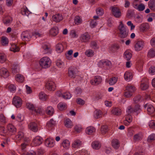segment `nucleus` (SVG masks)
<instances>
[{
	"label": "nucleus",
	"mask_w": 155,
	"mask_h": 155,
	"mask_svg": "<svg viewBox=\"0 0 155 155\" xmlns=\"http://www.w3.org/2000/svg\"><path fill=\"white\" fill-rule=\"evenodd\" d=\"M39 63L42 68H46L51 66V61L49 57H44L40 60Z\"/></svg>",
	"instance_id": "f257e3e1"
},
{
	"label": "nucleus",
	"mask_w": 155,
	"mask_h": 155,
	"mask_svg": "<svg viewBox=\"0 0 155 155\" xmlns=\"http://www.w3.org/2000/svg\"><path fill=\"white\" fill-rule=\"evenodd\" d=\"M126 88L125 91L124 93V96L126 97H130L135 91V87L133 85L128 84L126 86Z\"/></svg>",
	"instance_id": "f03ea898"
},
{
	"label": "nucleus",
	"mask_w": 155,
	"mask_h": 155,
	"mask_svg": "<svg viewBox=\"0 0 155 155\" xmlns=\"http://www.w3.org/2000/svg\"><path fill=\"white\" fill-rule=\"evenodd\" d=\"M45 86L46 88L50 91H54L56 87L55 83L50 80H48L46 81Z\"/></svg>",
	"instance_id": "7ed1b4c3"
},
{
	"label": "nucleus",
	"mask_w": 155,
	"mask_h": 155,
	"mask_svg": "<svg viewBox=\"0 0 155 155\" xmlns=\"http://www.w3.org/2000/svg\"><path fill=\"white\" fill-rule=\"evenodd\" d=\"M98 65L99 66L103 67L106 69H108L111 67L112 64L111 62L109 60H102L99 62Z\"/></svg>",
	"instance_id": "20e7f679"
},
{
	"label": "nucleus",
	"mask_w": 155,
	"mask_h": 155,
	"mask_svg": "<svg viewBox=\"0 0 155 155\" xmlns=\"http://www.w3.org/2000/svg\"><path fill=\"white\" fill-rule=\"evenodd\" d=\"M145 46L144 41L142 40L137 41L135 43L134 46L135 50L136 51H141L144 47Z\"/></svg>",
	"instance_id": "39448f33"
},
{
	"label": "nucleus",
	"mask_w": 155,
	"mask_h": 155,
	"mask_svg": "<svg viewBox=\"0 0 155 155\" xmlns=\"http://www.w3.org/2000/svg\"><path fill=\"white\" fill-rule=\"evenodd\" d=\"M91 35L87 32L81 34L80 37V41L82 42H87L91 39Z\"/></svg>",
	"instance_id": "423d86ee"
},
{
	"label": "nucleus",
	"mask_w": 155,
	"mask_h": 155,
	"mask_svg": "<svg viewBox=\"0 0 155 155\" xmlns=\"http://www.w3.org/2000/svg\"><path fill=\"white\" fill-rule=\"evenodd\" d=\"M144 107L145 108H147V111L148 114L152 116L155 114V110L152 105L146 104L144 105Z\"/></svg>",
	"instance_id": "0eeeda50"
},
{
	"label": "nucleus",
	"mask_w": 155,
	"mask_h": 155,
	"mask_svg": "<svg viewBox=\"0 0 155 155\" xmlns=\"http://www.w3.org/2000/svg\"><path fill=\"white\" fill-rule=\"evenodd\" d=\"M76 68L74 67H70L68 70V75L69 77L74 78L76 76Z\"/></svg>",
	"instance_id": "6e6552de"
},
{
	"label": "nucleus",
	"mask_w": 155,
	"mask_h": 155,
	"mask_svg": "<svg viewBox=\"0 0 155 155\" xmlns=\"http://www.w3.org/2000/svg\"><path fill=\"white\" fill-rule=\"evenodd\" d=\"M22 100L18 96H15L13 97L12 100V104L17 108L20 107L22 104Z\"/></svg>",
	"instance_id": "1a4fd4ad"
},
{
	"label": "nucleus",
	"mask_w": 155,
	"mask_h": 155,
	"mask_svg": "<svg viewBox=\"0 0 155 155\" xmlns=\"http://www.w3.org/2000/svg\"><path fill=\"white\" fill-rule=\"evenodd\" d=\"M43 52L45 54H51L52 51L51 45L49 43L44 44L42 46Z\"/></svg>",
	"instance_id": "9d476101"
},
{
	"label": "nucleus",
	"mask_w": 155,
	"mask_h": 155,
	"mask_svg": "<svg viewBox=\"0 0 155 155\" xmlns=\"http://www.w3.org/2000/svg\"><path fill=\"white\" fill-rule=\"evenodd\" d=\"M67 47V45L66 43L62 42L58 44L56 46V51L58 53L62 52L64 49H66Z\"/></svg>",
	"instance_id": "9b49d317"
},
{
	"label": "nucleus",
	"mask_w": 155,
	"mask_h": 155,
	"mask_svg": "<svg viewBox=\"0 0 155 155\" xmlns=\"http://www.w3.org/2000/svg\"><path fill=\"white\" fill-rule=\"evenodd\" d=\"M6 130L8 135H12L13 134H15L16 132V127L12 124H9L7 125Z\"/></svg>",
	"instance_id": "f8f14e48"
},
{
	"label": "nucleus",
	"mask_w": 155,
	"mask_h": 155,
	"mask_svg": "<svg viewBox=\"0 0 155 155\" xmlns=\"http://www.w3.org/2000/svg\"><path fill=\"white\" fill-rule=\"evenodd\" d=\"M113 15L116 18H120L121 15L120 10L117 7H111Z\"/></svg>",
	"instance_id": "ddd939ff"
},
{
	"label": "nucleus",
	"mask_w": 155,
	"mask_h": 155,
	"mask_svg": "<svg viewBox=\"0 0 155 155\" xmlns=\"http://www.w3.org/2000/svg\"><path fill=\"white\" fill-rule=\"evenodd\" d=\"M102 81L101 77L99 76H95L94 79L90 81L91 84L94 85H97L100 84Z\"/></svg>",
	"instance_id": "4468645a"
},
{
	"label": "nucleus",
	"mask_w": 155,
	"mask_h": 155,
	"mask_svg": "<svg viewBox=\"0 0 155 155\" xmlns=\"http://www.w3.org/2000/svg\"><path fill=\"white\" fill-rule=\"evenodd\" d=\"M21 37L24 41H28L30 40L31 35L29 32L26 31L22 33Z\"/></svg>",
	"instance_id": "2eb2a0df"
},
{
	"label": "nucleus",
	"mask_w": 155,
	"mask_h": 155,
	"mask_svg": "<svg viewBox=\"0 0 155 155\" xmlns=\"http://www.w3.org/2000/svg\"><path fill=\"white\" fill-rule=\"evenodd\" d=\"M143 135L141 132H139L134 135L133 138V141L134 142H139L143 139Z\"/></svg>",
	"instance_id": "dca6fc26"
},
{
	"label": "nucleus",
	"mask_w": 155,
	"mask_h": 155,
	"mask_svg": "<svg viewBox=\"0 0 155 155\" xmlns=\"http://www.w3.org/2000/svg\"><path fill=\"white\" fill-rule=\"evenodd\" d=\"M149 87V83L148 80L147 78L143 79L141 81L140 84V88L142 90L147 89Z\"/></svg>",
	"instance_id": "f3484780"
},
{
	"label": "nucleus",
	"mask_w": 155,
	"mask_h": 155,
	"mask_svg": "<svg viewBox=\"0 0 155 155\" xmlns=\"http://www.w3.org/2000/svg\"><path fill=\"white\" fill-rule=\"evenodd\" d=\"M43 141V140L42 138L37 136L34 139L32 143L33 144L34 146H38L41 144Z\"/></svg>",
	"instance_id": "a211bd4d"
},
{
	"label": "nucleus",
	"mask_w": 155,
	"mask_h": 155,
	"mask_svg": "<svg viewBox=\"0 0 155 155\" xmlns=\"http://www.w3.org/2000/svg\"><path fill=\"white\" fill-rule=\"evenodd\" d=\"M63 19V17L60 14H57L53 16L52 20L56 22H58L62 21Z\"/></svg>",
	"instance_id": "6ab92c4d"
},
{
	"label": "nucleus",
	"mask_w": 155,
	"mask_h": 155,
	"mask_svg": "<svg viewBox=\"0 0 155 155\" xmlns=\"http://www.w3.org/2000/svg\"><path fill=\"white\" fill-rule=\"evenodd\" d=\"M112 114L116 116H119L121 115L122 111L118 107H113L111 110Z\"/></svg>",
	"instance_id": "aec40b11"
},
{
	"label": "nucleus",
	"mask_w": 155,
	"mask_h": 155,
	"mask_svg": "<svg viewBox=\"0 0 155 155\" xmlns=\"http://www.w3.org/2000/svg\"><path fill=\"white\" fill-rule=\"evenodd\" d=\"M59 33L58 28L56 26L52 28L49 31L50 35L52 36H55Z\"/></svg>",
	"instance_id": "412c9836"
},
{
	"label": "nucleus",
	"mask_w": 155,
	"mask_h": 155,
	"mask_svg": "<svg viewBox=\"0 0 155 155\" xmlns=\"http://www.w3.org/2000/svg\"><path fill=\"white\" fill-rule=\"evenodd\" d=\"M133 77L132 72L129 71H126L124 74V78L127 81H130L131 80Z\"/></svg>",
	"instance_id": "4be33fe9"
},
{
	"label": "nucleus",
	"mask_w": 155,
	"mask_h": 155,
	"mask_svg": "<svg viewBox=\"0 0 155 155\" xmlns=\"http://www.w3.org/2000/svg\"><path fill=\"white\" fill-rule=\"evenodd\" d=\"M29 128L32 131L36 132L38 130L37 124L34 122L30 123L28 125Z\"/></svg>",
	"instance_id": "5701e85b"
},
{
	"label": "nucleus",
	"mask_w": 155,
	"mask_h": 155,
	"mask_svg": "<svg viewBox=\"0 0 155 155\" xmlns=\"http://www.w3.org/2000/svg\"><path fill=\"white\" fill-rule=\"evenodd\" d=\"M55 141L54 140L51 138H48L45 141L46 145L49 147H53L54 146Z\"/></svg>",
	"instance_id": "b1692460"
},
{
	"label": "nucleus",
	"mask_w": 155,
	"mask_h": 155,
	"mask_svg": "<svg viewBox=\"0 0 155 155\" xmlns=\"http://www.w3.org/2000/svg\"><path fill=\"white\" fill-rule=\"evenodd\" d=\"M140 31L144 32L149 28L150 25L147 23H144L140 25Z\"/></svg>",
	"instance_id": "393cba45"
},
{
	"label": "nucleus",
	"mask_w": 155,
	"mask_h": 155,
	"mask_svg": "<svg viewBox=\"0 0 155 155\" xmlns=\"http://www.w3.org/2000/svg\"><path fill=\"white\" fill-rule=\"evenodd\" d=\"M0 74L4 77H7L9 74V73L7 70L5 68H2L0 70Z\"/></svg>",
	"instance_id": "a878e982"
},
{
	"label": "nucleus",
	"mask_w": 155,
	"mask_h": 155,
	"mask_svg": "<svg viewBox=\"0 0 155 155\" xmlns=\"http://www.w3.org/2000/svg\"><path fill=\"white\" fill-rule=\"evenodd\" d=\"M95 131V128L92 126H90L87 127L86 130V133L88 135H92L94 133Z\"/></svg>",
	"instance_id": "bb28decb"
},
{
	"label": "nucleus",
	"mask_w": 155,
	"mask_h": 155,
	"mask_svg": "<svg viewBox=\"0 0 155 155\" xmlns=\"http://www.w3.org/2000/svg\"><path fill=\"white\" fill-rule=\"evenodd\" d=\"M111 144L112 146L115 149H117L120 146V142L119 140L116 139L113 140Z\"/></svg>",
	"instance_id": "cd10ccee"
},
{
	"label": "nucleus",
	"mask_w": 155,
	"mask_h": 155,
	"mask_svg": "<svg viewBox=\"0 0 155 155\" xmlns=\"http://www.w3.org/2000/svg\"><path fill=\"white\" fill-rule=\"evenodd\" d=\"M91 146L93 148L98 149L101 147V144L99 141H96L92 142Z\"/></svg>",
	"instance_id": "c85d7f7f"
},
{
	"label": "nucleus",
	"mask_w": 155,
	"mask_h": 155,
	"mask_svg": "<svg viewBox=\"0 0 155 155\" xmlns=\"http://www.w3.org/2000/svg\"><path fill=\"white\" fill-rule=\"evenodd\" d=\"M54 110L53 107L51 106H48L46 109L45 112L48 115L52 116L53 115Z\"/></svg>",
	"instance_id": "c756f323"
},
{
	"label": "nucleus",
	"mask_w": 155,
	"mask_h": 155,
	"mask_svg": "<svg viewBox=\"0 0 155 155\" xmlns=\"http://www.w3.org/2000/svg\"><path fill=\"white\" fill-rule=\"evenodd\" d=\"M64 124L65 126L68 128H71L73 126L72 122L69 119L64 121Z\"/></svg>",
	"instance_id": "7c9ffc66"
},
{
	"label": "nucleus",
	"mask_w": 155,
	"mask_h": 155,
	"mask_svg": "<svg viewBox=\"0 0 155 155\" xmlns=\"http://www.w3.org/2000/svg\"><path fill=\"white\" fill-rule=\"evenodd\" d=\"M61 145L65 149H68L70 145V143L69 141L67 139L65 140L62 142Z\"/></svg>",
	"instance_id": "2f4dec72"
},
{
	"label": "nucleus",
	"mask_w": 155,
	"mask_h": 155,
	"mask_svg": "<svg viewBox=\"0 0 155 155\" xmlns=\"http://www.w3.org/2000/svg\"><path fill=\"white\" fill-rule=\"evenodd\" d=\"M10 50L12 51L15 52L19 51L20 50V48L15 44H11V47L10 48Z\"/></svg>",
	"instance_id": "473e14b6"
},
{
	"label": "nucleus",
	"mask_w": 155,
	"mask_h": 155,
	"mask_svg": "<svg viewBox=\"0 0 155 155\" xmlns=\"http://www.w3.org/2000/svg\"><path fill=\"white\" fill-rule=\"evenodd\" d=\"M148 6L151 10H155V0H150L148 2Z\"/></svg>",
	"instance_id": "72a5a7b5"
},
{
	"label": "nucleus",
	"mask_w": 155,
	"mask_h": 155,
	"mask_svg": "<svg viewBox=\"0 0 155 155\" xmlns=\"http://www.w3.org/2000/svg\"><path fill=\"white\" fill-rule=\"evenodd\" d=\"M21 12L22 15L28 16L30 14V12L26 7L24 6L21 8Z\"/></svg>",
	"instance_id": "f704fd0d"
},
{
	"label": "nucleus",
	"mask_w": 155,
	"mask_h": 155,
	"mask_svg": "<svg viewBox=\"0 0 155 155\" xmlns=\"http://www.w3.org/2000/svg\"><path fill=\"white\" fill-rule=\"evenodd\" d=\"M147 56L149 58H153L155 56V48H151L148 51Z\"/></svg>",
	"instance_id": "c9c22d12"
},
{
	"label": "nucleus",
	"mask_w": 155,
	"mask_h": 155,
	"mask_svg": "<svg viewBox=\"0 0 155 155\" xmlns=\"http://www.w3.org/2000/svg\"><path fill=\"white\" fill-rule=\"evenodd\" d=\"M81 142L79 140H75L72 144V147L74 148H78L81 145Z\"/></svg>",
	"instance_id": "e433bc0d"
},
{
	"label": "nucleus",
	"mask_w": 155,
	"mask_h": 155,
	"mask_svg": "<svg viewBox=\"0 0 155 155\" xmlns=\"http://www.w3.org/2000/svg\"><path fill=\"white\" fill-rule=\"evenodd\" d=\"M125 58L127 61L129 60L132 57V54L129 51H126L124 54Z\"/></svg>",
	"instance_id": "4c0bfd02"
},
{
	"label": "nucleus",
	"mask_w": 155,
	"mask_h": 155,
	"mask_svg": "<svg viewBox=\"0 0 155 155\" xmlns=\"http://www.w3.org/2000/svg\"><path fill=\"white\" fill-rule=\"evenodd\" d=\"M57 107L58 109L60 110H63L66 109L67 108L66 104L62 102L58 104Z\"/></svg>",
	"instance_id": "58836bf2"
},
{
	"label": "nucleus",
	"mask_w": 155,
	"mask_h": 155,
	"mask_svg": "<svg viewBox=\"0 0 155 155\" xmlns=\"http://www.w3.org/2000/svg\"><path fill=\"white\" fill-rule=\"evenodd\" d=\"M120 24L118 27V29L119 31V32L127 31L126 29L124 24H123L122 21H120Z\"/></svg>",
	"instance_id": "ea45409f"
},
{
	"label": "nucleus",
	"mask_w": 155,
	"mask_h": 155,
	"mask_svg": "<svg viewBox=\"0 0 155 155\" xmlns=\"http://www.w3.org/2000/svg\"><path fill=\"white\" fill-rule=\"evenodd\" d=\"M117 79L118 78L115 77L111 78L108 81L109 84L110 85L114 84L117 82Z\"/></svg>",
	"instance_id": "a19ab883"
},
{
	"label": "nucleus",
	"mask_w": 155,
	"mask_h": 155,
	"mask_svg": "<svg viewBox=\"0 0 155 155\" xmlns=\"http://www.w3.org/2000/svg\"><path fill=\"white\" fill-rule=\"evenodd\" d=\"M24 137V135L23 133L22 132H19L16 136L15 138L16 140L19 141L22 140Z\"/></svg>",
	"instance_id": "79ce46f5"
},
{
	"label": "nucleus",
	"mask_w": 155,
	"mask_h": 155,
	"mask_svg": "<svg viewBox=\"0 0 155 155\" xmlns=\"http://www.w3.org/2000/svg\"><path fill=\"white\" fill-rule=\"evenodd\" d=\"M16 81L22 83L24 81V77L23 76L20 74H18L15 77Z\"/></svg>",
	"instance_id": "37998d69"
},
{
	"label": "nucleus",
	"mask_w": 155,
	"mask_h": 155,
	"mask_svg": "<svg viewBox=\"0 0 155 155\" xmlns=\"http://www.w3.org/2000/svg\"><path fill=\"white\" fill-rule=\"evenodd\" d=\"M12 18L10 16H6L4 18L3 21V23L5 24L9 23L12 21Z\"/></svg>",
	"instance_id": "c03bdc74"
},
{
	"label": "nucleus",
	"mask_w": 155,
	"mask_h": 155,
	"mask_svg": "<svg viewBox=\"0 0 155 155\" xmlns=\"http://www.w3.org/2000/svg\"><path fill=\"white\" fill-rule=\"evenodd\" d=\"M55 124V121L53 119H51L47 124V126L49 128L52 127Z\"/></svg>",
	"instance_id": "a18cd8bd"
},
{
	"label": "nucleus",
	"mask_w": 155,
	"mask_h": 155,
	"mask_svg": "<svg viewBox=\"0 0 155 155\" xmlns=\"http://www.w3.org/2000/svg\"><path fill=\"white\" fill-rule=\"evenodd\" d=\"M74 22L75 24L78 25L82 23V20L80 17L76 16L74 18Z\"/></svg>",
	"instance_id": "49530a36"
},
{
	"label": "nucleus",
	"mask_w": 155,
	"mask_h": 155,
	"mask_svg": "<svg viewBox=\"0 0 155 155\" xmlns=\"http://www.w3.org/2000/svg\"><path fill=\"white\" fill-rule=\"evenodd\" d=\"M26 107L27 108L33 112L35 108L34 105L33 104L30 103H26Z\"/></svg>",
	"instance_id": "de8ad7c7"
},
{
	"label": "nucleus",
	"mask_w": 155,
	"mask_h": 155,
	"mask_svg": "<svg viewBox=\"0 0 155 155\" xmlns=\"http://www.w3.org/2000/svg\"><path fill=\"white\" fill-rule=\"evenodd\" d=\"M108 127L107 125H103L101 127V133L104 134H105L108 131Z\"/></svg>",
	"instance_id": "09e8293b"
},
{
	"label": "nucleus",
	"mask_w": 155,
	"mask_h": 155,
	"mask_svg": "<svg viewBox=\"0 0 155 155\" xmlns=\"http://www.w3.org/2000/svg\"><path fill=\"white\" fill-rule=\"evenodd\" d=\"M0 134L4 136L8 135L7 130L4 127H0Z\"/></svg>",
	"instance_id": "8fccbe9b"
},
{
	"label": "nucleus",
	"mask_w": 155,
	"mask_h": 155,
	"mask_svg": "<svg viewBox=\"0 0 155 155\" xmlns=\"http://www.w3.org/2000/svg\"><path fill=\"white\" fill-rule=\"evenodd\" d=\"M8 43V39L5 37L3 36L1 38V43L3 45H6Z\"/></svg>",
	"instance_id": "3c124183"
},
{
	"label": "nucleus",
	"mask_w": 155,
	"mask_h": 155,
	"mask_svg": "<svg viewBox=\"0 0 155 155\" xmlns=\"http://www.w3.org/2000/svg\"><path fill=\"white\" fill-rule=\"evenodd\" d=\"M74 131L77 133H80L82 131V127L80 125H77L74 126Z\"/></svg>",
	"instance_id": "603ef678"
},
{
	"label": "nucleus",
	"mask_w": 155,
	"mask_h": 155,
	"mask_svg": "<svg viewBox=\"0 0 155 155\" xmlns=\"http://www.w3.org/2000/svg\"><path fill=\"white\" fill-rule=\"evenodd\" d=\"M128 32L127 31L119 32V36L121 38L126 37L128 35Z\"/></svg>",
	"instance_id": "864d4df0"
},
{
	"label": "nucleus",
	"mask_w": 155,
	"mask_h": 155,
	"mask_svg": "<svg viewBox=\"0 0 155 155\" xmlns=\"http://www.w3.org/2000/svg\"><path fill=\"white\" fill-rule=\"evenodd\" d=\"M39 96L40 99L45 100L48 98V96L44 92H40L39 94Z\"/></svg>",
	"instance_id": "5fc2aeb1"
},
{
	"label": "nucleus",
	"mask_w": 155,
	"mask_h": 155,
	"mask_svg": "<svg viewBox=\"0 0 155 155\" xmlns=\"http://www.w3.org/2000/svg\"><path fill=\"white\" fill-rule=\"evenodd\" d=\"M94 51L91 49L88 50L85 52V55L89 57L93 56L94 55Z\"/></svg>",
	"instance_id": "6e6d98bb"
},
{
	"label": "nucleus",
	"mask_w": 155,
	"mask_h": 155,
	"mask_svg": "<svg viewBox=\"0 0 155 155\" xmlns=\"http://www.w3.org/2000/svg\"><path fill=\"white\" fill-rule=\"evenodd\" d=\"M141 97L140 95L138 94L135 96L133 98V101L135 103H138L141 99Z\"/></svg>",
	"instance_id": "4d7b16f0"
},
{
	"label": "nucleus",
	"mask_w": 155,
	"mask_h": 155,
	"mask_svg": "<svg viewBox=\"0 0 155 155\" xmlns=\"http://www.w3.org/2000/svg\"><path fill=\"white\" fill-rule=\"evenodd\" d=\"M155 140V134H152L148 137L147 141L148 142L150 143Z\"/></svg>",
	"instance_id": "13d9d810"
},
{
	"label": "nucleus",
	"mask_w": 155,
	"mask_h": 155,
	"mask_svg": "<svg viewBox=\"0 0 155 155\" xmlns=\"http://www.w3.org/2000/svg\"><path fill=\"white\" fill-rule=\"evenodd\" d=\"M62 97L64 98L67 99L70 98L71 97V95L69 92H66L62 94Z\"/></svg>",
	"instance_id": "bf43d9fd"
},
{
	"label": "nucleus",
	"mask_w": 155,
	"mask_h": 155,
	"mask_svg": "<svg viewBox=\"0 0 155 155\" xmlns=\"http://www.w3.org/2000/svg\"><path fill=\"white\" fill-rule=\"evenodd\" d=\"M102 112L100 110H96L95 112L94 117L96 118H98L101 117Z\"/></svg>",
	"instance_id": "052dcab7"
},
{
	"label": "nucleus",
	"mask_w": 155,
	"mask_h": 155,
	"mask_svg": "<svg viewBox=\"0 0 155 155\" xmlns=\"http://www.w3.org/2000/svg\"><path fill=\"white\" fill-rule=\"evenodd\" d=\"M97 14L99 16L102 15L104 13V10L102 8H99L96 9Z\"/></svg>",
	"instance_id": "680f3d73"
},
{
	"label": "nucleus",
	"mask_w": 155,
	"mask_h": 155,
	"mask_svg": "<svg viewBox=\"0 0 155 155\" xmlns=\"http://www.w3.org/2000/svg\"><path fill=\"white\" fill-rule=\"evenodd\" d=\"M145 8V5L144 4L141 3L140 4L137 6V8H136V9H137L139 11H143Z\"/></svg>",
	"instance_id": "e2e57ef3"
},
{
	"label": "nucleus",
	"mask_w": 155,
	"mask_h": 155,
	"mask_svg": "<svg viewBox=\"0 0 155 155\" xmlns=\"http://www.w3.org/2000/svg\"><path fill=\"white\" fill-rule=\"evenodd\" d=\"M33 112L35 113L36 114H40L42 112V109L40 107H35Z\"/></svg>",
	"instance_id": "0e129e2a"
},
{
	"label": "nucleus",
	"mask_w": 155,
	"mask_h": 155,
	"mask_svg": "<svg viewBox=\"0 0 155 155\" xmlns=\"http://www.w3.org/2000/svg\"><path fill=\"white\" fill-rule=\"evenodd\" d=\"M120 48L119 45L118 44H115L111 47V49L113 52L116 51Z\"/></svg>",
	"instance_id": "69168bd1"
},
{
	"label": "nucleus",
	"mask_w": 155,
	"mask_h": 155,
	"mask_svg": "<svg viewBox=\"0 0 155 155\" xmlns=\"http://www.w3.org/2000/svg\"><path fill=\"white\" fill-rule=\"evenodd\" d=\"M97 25V23L95 20H92L91 21L90 25L91 28H94Z\"/></svg>",
	"instance_id": "338daca9"
},
{
	"label": "nucleus",
	"mask_w": 155,
	"mask_h": 155,
	"mask_svg": "<svg viewBox=\"0 0 155 155\" xmlns=\"http://www.w3.org/2000/svg\"><path fill=\"white\" fill-rule=\"evenodd\" d=\"M149 126L151 128L155 129V121L151 120L149 123Z\"/></svg>",
	"instance_id": "774afa93"
}]
</instances>
